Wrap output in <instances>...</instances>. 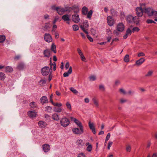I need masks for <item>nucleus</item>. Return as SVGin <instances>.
Segmentation results:
<instances>
[{"instance_id": "f257e3e1", "label": "nucleus", "mask_w": 157, "mask_h": 157, "mask_svg": "<svg viewBox=\"0 0 157 157\" xmlns=\"http://www.w3.org/2000/svg\"><path fill=\"white\" fill-rule=\"evenodd\" d=\"M136 13L137 15L139 17H141L143 14L144 12L149 16H152L155 21H157V10H153L151 8L144 7V6H141L139 7H137L136 9Z\"/></svg>"}, {"instance_id": "f03ea898", "label": "nucleus", "mask_w": 157, "mask_h": 157, "mask_svg": "<svg viewBox=\"0 0 157 157\" xmlns=\"http://www.w3.org/2000/svg\"><path fill=\"white\" fill-rule=\"evenodd\" d=\"M124 29L125 26L123 23H119L116 27V30H114L113 32V34L118 35L120 34V33L124 31Z\"/></svg>"}, {"instance_id": "7ed1b4c3", "label": "nucleus", "mask_w": 157, "mask_h": 157, "mask_svg": "<svg viewBox=\"0 0 157 157\" xmlns=\"http://www.w3.org/2000/svg\"><path fill=\"white\" fill-rule=\"evenodd\" d=\"M75 7L76 8L75 10H74V11L76 12H77L78 11L79 9L78 7L77 6H75L74 7V8ZM71 19L72 21L74 23H78L79 22L80 20L79 15L77 13H74L72 16Z\"/></svg>"}, {"instance_id": "20e7f679", "label": "nucleus", "mask_w": 157, "mask_h": 157, "mask_svg": "<svg viewBox=\"0 0 157 157\" xmlns=\"http://www.w3.org/2000/svg\"><path fill=\"white\" fill-rule=\"evenodd\" d=\"M82 14L87 16V18L89 19H91L93 14V11L90 10L88 11V9L85 6H84L82 9Z\"/></svg>"}, {"instance_id": "39448f33", "label": "nucleus", "mask_w": 157, "mask_h": 157, "mask_svg": "<svg viewBox=\"0 0 157 157\" xmlns=\"http://www.w3.org/2000/svg\"><path fill=\"white\" fill-rule=\"evenodd\" d=\"M70 123L69 119L65 117L61 118L60 120V124L63 127L67 126Z\"/></svg>"}, {"instance_id": "423d86ee", "label": "nucleus", "mask_w": 157, "mask_h": 157, "mask_svg": "<svg viewBox=\"0 0 157 157\" xmlns=\"http://www.w3.org/2000/svg\"><path fill=\"white\" fill-rule=\"evenodd\" d=\"M80 26L82 30L86 34H88V22L87 20H85L81 24H80Z\"/></svg>"}, {"instance_id": "0eeeda50", "label": "nucleus", "mask_w": 157, "mask_h": 157, "mask_svg": "<svg viewBox=\"0 0 157 157\" xmlns=\"http://www.w3.org/2000/svg\"><path fill=\"white\" fill-rule=\"evenodd\" d=\"M70 118L71 120L74 122L78 127L81 129H84V126L82 123L79 120L72 117H70Z\"/></svg>"}, {"instance_id": "6e6552de", "label": "nucleus", "mask_w": 157, "mask_h": 157, "mask_svg": "<svg viewBox=\"0 0 157 157\" xmlns=\"http://www.w3.org/2000/svg\"><path fill=\"white\" fill-rule=\"evenodd\" d=\"M73 133L75 134L81 135L84 132V129L80 128L79 127H74L72 129Z\"/></svg>"}, {"instance_id": "1a4fd4ad", "label": "nucleus", "mask_w": 157, "mask_h": 157, "mask_svg": "<svg viewBox=\"0 0 157 157\" xmlns=\"http://www.w3.org/2000/svg\"><path fill=\"white\" fill-rule=\"evenodd\" d=\"M77 51L81 60L84 62H86L87 61V59L85 57L82 50L79 48H78L77 49Z\"/></svg>"}, {"instance_id": "9d476101", "label": "nucleus", "mask_w": 157, "mask_h": 157, "mask_svg": "<svg viewBox=\"0 0 157 157\" xmlns=\"http://www.w3.org/2000/svg\"><path fill=\"white\" fill-rule=\"evenodd\" d=\"M41 72L43 75H47L50 73H51L50 71V68L47 67H45L43 68L41 70Z\"/></svg>"}, {"instance_id": "9b49d317", "label": "nucleus", "mask_w": 157, "mask_h": 157, "mask_svg": "<svg viewBox=\"0 0 157 157\" xmlns=\"http://www.w3.org/2000/svg\"><path fill=\"white\" fill-rule=\"evenodd\" d=\"M88 125L91 131L92 132L95 134L96 133V128L95 124L94 123L90 121H89Z\"/></svg>"}, {"instance_id": "f8f14e48", "label": "nucleus", "mask_w": 157, "mask_h": 157, "mask_svg": "<svg viewBox=\"0 0 157 157\" xmlns=\"http://www.w3.org/2000/svg\"><path fill=\"white\" fill-rule=\"evenodd\" d=\"M107 21L108 25L110 26H112L115 22V21L113 17L110 16L107 17Z\"/></svg>"}, {"instance_id": "ddd939ff", "label": "nucleus", "mask_w": 157, "mask_h": 157, "mask_svg": "<svg viewBox=\"0 0 157 157\" xmlns=\"http://www.w3.org/2000/svg\"><path fill=\"white\" fill-rule=\"evenodd\" d=\"M71 15L68 14H66L62 16V19L63 21L66 22L68 24H70V21Z\"/></svg>"}, {"instance_id": "4468645a", "label": "nucleus", "mask_w": 157, "mask_h": 157, "mask_svg": "<svg viewBox=\"0 0 157 157\" xmlns=\"http://www.w3.org/2000/svg\"><path fill=\"white\" fill-rule=\"evenodd\" d=\"M132 26H130L127 29L125 34L123 36L124 39H126L128 36L130 35L131 34L132 32Z\"/></svg>"}, {"instance_id": "2eb2a0df", "label": "nucleus", "mask_w": 157, "mask_h": 157, "mask_svg": "<svg viewBox=\"0 0 157 157\" xmlns=\"http://www.w3.org/2000/svg\"><path fill=\"white\" fill-rule=\"evenodd\" d=\"M28 116L31 118L36 117L37 115V112L35 110H30L28 112Z\"/></svg>"}, {"instance_id": "dca6fc26", "label": "nucleus", "mask_w": 157, "mask_h": 157, "mask_svg": "<svg viewBox=\"0 0 157 157\" xmlns=\"http://www.w3.org/2000/svg\"><path fill=\"white\" fill-rule=\"evenodd\" d=\"M53 97V94H52L51 95L50 98V100L51 103L54 106H56L57 107L62 106V104L60 102H55L53 101L52 99V98Z\"/></svg>"}, {"instance_id": "f3484780", "label": "nucleus", "mask_w": 157, "mask_h": 157, "mask_svg": "<svg viewBox=\"0 0 157 157\" xmlns=\"http://www.w3.org/2000/svg\"><path fill=\"white\" fill-rule=\"evenodd\" d=\"M44 40L47 42L49 43L52 41V36L48 33H46L44 36Z\"/></svg>"}, {"instance_id": "a211bd4d", "label": "nucleus", "mask_w": 157, "mask_h": 157, "mask_svg": "<svg viewBox=\"0 0 157 157\" xmlns=\"http://www.w3.org/2000/svg\"><path fill=\"white\" fill-rule=\"evenodd\" d=\"M42 148L44 151L46 152L49 151L50 149V145L47 144H44Z\"/></svg>"}, {"instance_id": "6ab92c4d", "label": "nucleus", "mask_w": 157, "mask_h": 157, "mask_svg": "<svg viewBox=\"0 0 157 157\" xmlns=\"http://www.w3.org/2000/svg\"><path fill=\"white\" fill-rule=\"evenodd\" d=\"M57 13L59 15H62L65 12V10L62 8L57 7L56 9Z\"/></svg>"}, {"instance_id": "aec40b11", "label": "nucleus", "mask_w": 157, "mask_h": 157, "mask_svg": "<svg viewBox=\"0 0 157 157\" xmlns=\"http://www.w3.org/2000/svg\"><path fill=\"white\" fill-rule=\"evenodd\" d=\"M41 103L43 105L44 103H47L48 102V100L46 97L45 96H43L40 99Z\"/></svg>"}, {"instance_id": "412c9836", "label": "nucleus", "mask_w": 157, "mask_h": 157, "mask_svg": "<svg viewBox=\"0 0 157 157\" xmlns=\"http://www.w3.org/2000/svg\"><path fill=\"white\" fill-rule=\"evenodd\" d=\"M43 54L44 57H49L51 55V52L49 50L47 49L43 52Z\"/></svg>"}, {"instance_id": "4be33fe9", "label": "nucleus", "mask_w": 157, "mask_h": 157, "mask_svg": "<svg viewBox=\"0 0 157 157\" xmlns=\"http://www.w3.org/2000/svg\"><path fill=\"white\" fill-rule=\"evenodd\" d=\"M38 125L41 128H44L46 127L47 125V124L43 121H40L38 122Z\"/></svg>"}, {"instance_id": "5701e85b", "label": "nucleus", "mask_w": 157, "mask_h": 157, "mask_svg": "<svg viewBox=\"0 0 157 157\" xmlns=\"http://www.w3.org/2000/svg\"><path fill=\"white\" fill-rule=\"evenodd\" d=\"M52 118L53 120L58 121L59 119V115L56 113H54L52 115Z\"/></svg>"}, {"instance_id": "b1692460", "label": "nucleus", "mask_w": 157, "mask_h": 157, "mask_svg": "<svg viewBox=\"0 0 157 157\" xmlns=\"http://www.w3.org/2000/svg\"><path fill=\"white\" fill-rule=\"evenodd\" d=\"M66 108L69 112H71L72 111V108L71 105L69 101H67L66 103Z\"/></svg>"}, {"instance_id": "393cba45", "label": "nucleus", "mask_w": 157, "mask_h": 157, "mask_svg": "<svg viewBox=\"0 0 157 157\" xmlns=\"http://www.w3.org/2000/svg\"><path fill=\"white\" fill-rule=\"evenodd\" d=\"M72 72V69L71 67H69L68 71L67 72H65L63 74V76L64 77H68L69 75L71 74Z\"/></svg>"}, {"instance_id": "a878e982", "label": "nucleus", "mask_w": 157, "mask_h": 157, "mask_svg": "<svg viewBox=\"0 0 157 157\" xmlns=\"http://www.w3.org/2000/svg\"><path fill=\"white\" fill-rule=\"evenodd\" d=\"M145 61L144 58H141L139 60L136 61V64L137 66H140Z\"/></svg>"}, {"instance_id": "bb28decb", "label": "nucleus", "mask_w": 157, "mask_h": 157, "mask_svg": "<svg viewBox=\"0 0 157 157\" xmlns=\"http://www.w3.org/2000/svg\"><path fill=\"white\" fill-rule=\"evenodd\" d=\"M133 22L137 25H139L140 20L139 18L137 16L133 17Z\"/></svg>"}, {"instance_id": "cd10ccee", "label": "nucleus", "mask_w": 157, "mask_h": 157, "mask_svg": "<svg viewBox=\"0 0 157 157\" xmlns=\"http://www.w3.org/2000/svg\"><path fill=\"white\" fill-rule=\"evenodd\" d=\"M133 17L131 15H128L126 18V20L128 23H132L133 22Z\"/></svg>"}, {"instance_id": "c85d7f7f", "label": "nucleus", "mask_w": 157, "mask_h": 157, "mask_svg": "<svg viewBox=\"0 0 157 157\" xmlns=\"http://www.w3.org/2000/svg\"><path fill=\"white\" fill-rule=\"evenodd\" d=\"M91 34L93 35L94 37H97L98 36V31L94 29H91L90 30Z\"/></svg>"}, {"instance_id": "c756f323", "label": "nucleus", "mask_w": 157, "mask_h": 157, "mask_svg": "<svg viewBox=\"0 0 157 157\" xmlns=\"http://www.w3.org/2000/svg\"><path fill=\"white\" fill-rule=\"evenodd\" d=\"M86 145L87 146V151H90L92 150V145L88 142L86 143Z\"/></svg>"}, {"instance_id": "7c9ffc66", "label": "nucleus", "mask_w": 157, "mask_h": 157, "mask_svg": "<svg viewBox=\"0 0 157 157\" xmlns=\"http://www.w3.org/2000/svg\"><path fill=\"white\" fill-rule=\"evenodd\" d=\"M89 79L90 81H93L96 79V77L94 75H91L89 76Z\"/></svg>"}, {"instance_id": "2f4dec72", "label": "nucleus", "mask_w": 157, "mask_h": 157, "mask_svg": "<svg viewBox=\"0 0 157 157\" xmlns=\"http://www.w3.org/2000/svg\"><path fill=\"white\" fill-rule=\"evenodd\" d=\"M51 49L52 51L53 52L55 53H56V45L54 43H52L51 46Z\"/></svg>"}, {"instance_id": "473e14b6", "label": "nucleus", "mask_w": 157, "mask_h": 157, "mask_svg": "<svg viewBox=\"0 0 157 157\" xmlns=\"http://www.w3.org/2000/svg\"><path fill=\"white\" fill-rule=\"evenodd\" d=\"M30 106L31 108L34 109L37 107V104L34 102H32L30 104Z\"/></svg>"}, {"instance_id": "72a5a7b5", "label": "nucleus", "mask_w": 157, "mask_h": 157, "mask_svg": "<svg viewBox=\"0 0 157 157\" xmlns=\"http://www.w3.org/2000/svg\"><path fill=\"white\" fill-rule=\"evenodd\" d=\"M5 78V75L3 72H0V80H4Z\"/></svg>"}, {"instance_id": "f704fd0d", "label": "nucleus", "mask_w": 157, "mask_h": 157, "mask_svg": "<svg viewBox=\"0 0 157 157\" xmlns=\"http://www.w3.org/2000/svg\"><path fill=\"white\" fill-rule=\"evenodd\" d=\"M52 108L50 106H47L45 108V111L47 112L50 113L52 112Z\"/></svg>"}, {"instance_id": "c9c22d12", "label": "nucleus", "mask_w": 157, "mask_h": 157, "mask_svg": "<svg viewBox=\"0 0 157 157\" xmlns=\"http://www.w3.org/2000/svg\"><path fill=\"white\" fill-rule=\"evenodd\" d=\"M60 106L58 107L57 108H55V111L57 113L61 112L63 110V108L61 107H60Z\"/></svg>"}, {"instance_id": "e433bc0d", "label": "nucleus", "mask_w": 157, "mask_h": 157, "mask_svg": "<svg viewBox=\"0 0 157 157\" xmlns=\"http://www.w3.org/2000/svg\"><path fill=\"white\" fill-rule=\"evenodd\" d=\"M13 71V69L11 67L8 66L6 68L5 71L6 72H11Z\"/></svg>"}, {"instance_id": "4c0bfd02", "label": "nucleus", "mask_w": 157, "mask_h": 157, "mask_svg": "<svg viewBox=\"0 0 157 157\" xmlns=\"http://www.w3.org/2000/svg\"><path fill=\"white\" fill-rule=\"evenodd\" d=\"M51 63H50V69H52L53 67V69L54 71H55L56 70V63L55 62L53 63L52 65L51 64Z\"/></svg>"}, {"instance_id": "58836bf2", "label": "nucleus", "mask_w": 157, "mask_h": 157, "mask_svg": "<svg viewBox=\"0 0 157 157\" xmlns=\"http://www.w3.org/2000/svg\"><path fill=\"white\" fill-rule=\"evenodd\" d=\"M73 30L74 31H77L79 29L78 26L77 25H72Z\"/></svg>"}, {"instance_id": "ea45409f", "label": "nucleus", "mask_w": 157, "mask_h": 157, "mask_svg": "<svg viewBox=\"0 0 157 157\" xmlns=\"http://www.w3.org/2000/svg\"><path fill=\"white\" fill-rule=\"evenodd\" d=\"M70 90L73 92V93L75 94H77L78 92L77 90L75 89L73 87H71L70 88Z\"/></svg>"}, {"instance_id": "a19ab883", "label": "nucleus", "mask_w": 157, "mask_h": 157, "mask_svg": "<svg viewBox=\"0 0 157 157\" xmlns=\"http://www.w3.org/2000/svg\"><path fill=\"white\" fill-rule=\"evenodd\" d=\"M132 32L133 33L135 32H138L140 30V29L139 28L137 27H134L133 28H132Z\"/></svg>"}, {"instance_id": "79ce46f5", "label": "nucleus", "mask_w": 157, "mask_h": 157, "mask_svg": "<svg viewBox=\"0 0 157 157\" xmlns=\"http://www.w3.org/2000/svg\"><path fill=\"white\" fill-rule=\"evenodd\" d=\"M99 89L101 91H104L105 90L104 86L102 84L100 85H99Z\"/></svg>"}, {"instance_id": "37998d69", "label": "nucleus", "mask_w": 157, "mask_h": 157, "mask_svg": "<svg viewBox=\"0 0 157 157\" xmlns=\"http://www.w3.org/2000/svg\"><path fill=\"white\" fill-rule=\"evenodd\" d=\"M124 62H128L129 61V55H126L125 56L124 58Z\"/></svg>"}, {"instance_id": "c03bdc74", "label": "nucleus", "mask_w": 157, "mask_h": 157, "mask_svg": "<svg viewBox=\"0 0 157 157\" xmlns=\"http://www.w3.org/2000/svg\"><path fill=\"white\" fill-rule=\"evenodd\" d=\"M46 82L45 80L44 79H41L39 82V84L41 85L42 86L44 84H45Z\"/></svg>"}, {"instance_id": "a18cd8bd", "label": "nucleus", "mask_w": 157, "mask_h": 157, "mask_svg": "<svg viewBox=\"0 0 157 157\" xmlns=\"http://www.w3.org/2000/svg\"><path fill=\"white\" fill-rule=\"evenodd\" d=\"M106 35L108 36L111 35L112 32L110 29H108L106 30Z\"/></svg>"}, {"instance_id": "49530a36", "label": "nucleus", "mask_w": 157, "mask_h": 157, "mask_svg": "<svg viewBox=\"0 0 157 157\" xmlns=\"http://www.w3.org/2000/svg\"><path fill=\"white\" fill-rule=\"evenodd\" d=\"M92 100L95 105L97 106L98 105V100L95 98H93Z\"/></svg>"}, {"instance_id": "de8ad7c7", "label": "nucleus", "mask_w": 157, "mask_h": 157, "mask_svg": "<svg viewBox=\"0 0 157 157\" xmlns=\"http://www.w3.org/2000/svg\"><path fill=\"white\" fill-rule=\"evenodd\" d=\"M24 66V64L22 63H19L18 64V65L17 66V68L19 69L20 70V69H22L23 68Z\"/></svg>"}, {"instance_id": "09e8293b", "label": "nucleus", "mask_w": 157, "mask_h": 157, "mask_svg": "<svg viewBox=\"0 0 157 157\" xmlns=\"http://www.w3.org/2000/svg\"><path fill=\"white\" fill-rule=\"evenodd\" d=\"M5 39V36L2 35L0 36V42H3Z\"/></svg>"}, {"instance_id": "8fccbe9b", "label": "nucleus", "mask_w": 157, "mask_h": 157, "mask_svg": "<svg viewBox=\"0 0 157 157\" xmlns=\"http://www.w3.org/2000/svg\"><path fill=\"white\" fill-rule=\"evenodd\" d=\"M57 28V26L55 24L53 25L52 29V32H55V30Z\"/></svg>"}, {"instance_id": "3c124183", "label": "nucleus", "mask_w": 157, "mask_h": 157, "mask_svg": "<svg viewBox=\"0 0 157 157\" xmlns=\"http://www.w3.org/2000/svg\"><path fill=\"white\" fill-rule=\"evenodd\" d=\"M110 136V134L109 133L108 134L105 139V142L106 143L109 139Z\"/></svg>"}, {"instance_id": "603ef678", "label": "nucleus", "mask_w": 157, "mask_h": 157, "mask_svg": "<svg viewBox=\"0 0 157 157\" xmlns=\"http://www.w3.org/2000/svg\"><path fill=\"white\" fill-rule=\"evenodd\" d=\"M120 92L122 94H126L125 90L123 89H120L119 90Z\"/></svg>"}, {"instance_id": "864d4df0", "label": "nucleus", "mask_w": 157, "mask_h": 157, "mask_svg": "<svg viewBox=\"0 0 157 157\" xmlns=\"http://www.w3.org/2000/svg\"><path fill=\"white\" fill-rule=\"evenodd\" d=\"M147 22L148 24L152 23H155V22L154 21L151 19H148L147 20Z\"/></svg>"}, {"instance_id": "5fc2aeb1", "label": "nucleus", "mask_w": 157, "mask_h": 157, "mask_svg": "<svg viewBox=\"0 0 157 157\" xmlns=\"http://www.w3.org/2000/svg\"><path fill=\"white\" fill-rule=\"evenodd\" d=\"M55 37L56 39H57L59 37V34L57 32H54Z\"/></svg>"}, {"instance_id": "6e6d98bb", "label": "nucleus", "mask_w": 157, "mask_h": 157, "mask_svg": "<svg viewBox=\"0 0 157 157\" xmlns=\"http://www.w3.org/2000/svg\"><path fill=\"white\" fill-rule=\"evenodd\" d=\"M126 149L127 151H128V152L130 151H131V146L129 145H127L126 146Z\"/></svg>"}, {"instance_id": "4d7b16f0", "label": "nucleus", "mask_w": 157, "mask_h": 157, "mask_svg": "<svg viewBox=\"0 0 157 157\" xmlns=\"http://www.w3.org/2000/svg\"><path fill=\"white\" fill-rule=\"evenodd\" d=\"M153 73V71H149L147 74L146 75V76H151Z\"/></svg>"}, {"instance_id": "13d9d810", "label": "nucleus", "mask_w": 157, "mask_h": 157, "mask_svg": "<svg viewBox=\"0 0 157 157\" xmlns=\"http://www.w3.org/2000/svg\"><path fill=\"white\" fill-rule=\"evenodd\" d=\"M82 140H78L77 141L76 143L77 145H79L81 144V143H82Z\"/></svg>"}, {"instance_id": "bf43d9fd", "label": "nucleus", "mask_w": 157, "mask_h": 157, "mask_svg": "<svg viewBox=\"0 0 157 157\" xmlns=\"http://www.w3.org/2000/svg\"><path fill=\"white\" fill-rule=\"evenodd\" d=\"M87 37L88 39L91 42H93V38L88 35H87Z\"/></svg>"}, {"instance_id": "052dcab7", "label": "nucleus", "mask_w": 157, "mask_h": 157, "mask_svg": "<svg viewBox=\"0 0 157 157\" xmlns=\"http://www.w3.org/2000/svg\"><path fill=\"white\" fill-rule=\"evenodd\" d=\"M113 144V143L112 142H109L108 143V149H109L110 148V147H111V146Z\"/></svg>"}, {"instance_id": "680f3d73", "label": "nucleus", "mask_w": 157, "mask_h": 157, "mask_svg": "<svg viewBox=\"0 0 157 157\" xmlns=\"http://www.w3.org/2000/svg\"><path fill=\"white\" fill-rule=\"evenodd\" d=\"M78 157H86V156L84 153H81L78 155Z\"/></svg>"}, {"instance_id": "e2e57ef3", "label": "nucleus", "mask_w": 157, "mask_h": 157, "mask_svg": "<svg viewBox=\"0 0 157 157\" xmlns=\"http://www.w3.org/2000/svg\"><path fill=\"white\" fill-rule=\"evenodd\" d=\"M70 66V64L69 62H67L65 64V68L66 69H67Z\"/></svg>"}, {"instance_id": "0e129e2a", "label": "nucleus", "mask_w": 157, "mask_h": 157, "mask_svg": "<svg viewBox=\"0 0 157 157\" xmlns=\"http://www.w3.org/2000/svg\"><path fill=\"white\" fill-rule=\"evenodd\" d=\"M84 102L86 103H88L89 102L90 100L88 98H85L84 99Z\"/></svg>"}, {"instance_id": "69168bd1", "label": "nucleus", "mask_w": 157, "mask_h": 157, "mask_svg": "<svg viewBox=\"0 0 157 157\" xmlns=\"http://www.w3.org/2000/svg\"><path fill=\"white\" fill-rule=\"evenodd\" d=\"M145 56V54L142 52H140L138 53V57L143 56Z\"/></svg>"}, {"instance_id": "338daca9", "label": "nucleus", "mask_w": 157, "mask_h": 157, "mask_svg": "<svg viewBox=\"0 0 157 157\" xmlns=\"http://www.w3.org/2000/svg\"><path fill=\"white\" fill-rule=\"evenodd\" d=\"M106 39L107 40V41L108 42H109L110 41V40L111 39V35L110 36H108L106 37Z\"/></svg>"}, {"instance_id": "774afa93", "label": "nucleus", "mask_w": 157, "mask_h": 157, "mask_svg": "<svg viewBox=\"0 0 157 157\" xmlns=\"http://www.w3.org/2000/svg\"><path fill=\"white\" fill-rule=\"evenodd\" d=\"M152 157H157V153H154L152 156Z\"/></svg>"}]
</instances>
